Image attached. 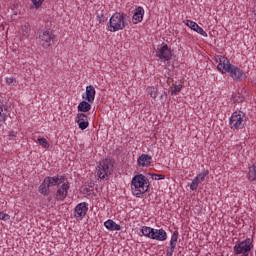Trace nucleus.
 Masks as SVG:
<instances>
[{"label":"nucleus","instance_id":"nucleus-31","mask_svg":"<svg viewBox=\"0 0 256 256\" xmlns=\"http://www.w3.org/2000/svg\"><path fill=\"white\" fill-rule=\"evenodd\" d=\"M7 85H10V87H14V85H17V80H15L14 77L6 78Z\"/></svg>","mask_w":256,"mask_h":256},{"label":"nucleus","instance_id":"nucleus-23","mask_svg":"<svg viewBox=\"0 0 256 256\" xmlns=\"http://www.w3.org/2000/svg\"><path fill=\"white\" fill-rule=\"evenodd\" d=\"M155 228H151L149 226H143L141 228V233L144 235V237H147L148 239H151L153 237V231Z\"/></svg>","mask_w":256,"mask_h":256},{"label":"nucleus","instance_id":"nucleus-36","mask_svg":"<svg viewBox=\"0 0 256 256\" xmlns=\"http://www.w3.org/2000/svg\"><path fill=\"white\" fill-rule=\"evenodd\" d=\"M9 137H10V139H13V137H15V132H10Z\"/></svg>","mask_w":256,"mask_h":256},{"label":"nucleus","instance_id":"nucleus-5","mask_svg":"<svg viewBox=\"0 0 256 256\" xmlns=\"http://www.w3.org/2000/svg\"><path fill=\"white\" fill-rule=\"evenodd\" d=\"M54 39L55 35H53V31L49 29L39 32L38 41L44 49H49V47L53 45Z\"/></svg>","mask_w":256,"mask_h":256},{"label":"nucleus","instance_id":"nucleus-22","mask_svg":"<svg viewBox=\"0 0 256 256\" xmlns=\"http://www.w3.org/2000/svg\"><path fill=\"white\" fill-rule=\"evenodd\" d=\"M87 101H82L78 104V111H81V113H87L88 111H91V104Z\"/></svg>","mask_w":256,"mask_h":256},{"label":"nucleus","instance_id":"nucleus-14","mask_svg":"<svg viewBox=\"0 0 256 256\" xmlns=\"http://www.w3.org/2000/svg\"><path fill=\"white\" fill-rule=\"evenodd\" d=\"M183 23H184V25L189 27V29H192V31H195L196 33H198V35H202V37L208 36L207 32L201 26H199V24H197L195 21L184 20Z\"/></svg>","mask_w":256,"mask_h":256},{"label":"nucleus","instance_id":"nucleus-18","mask_svg":"<svg viewBox=\"0 0 256 256\" xmlns=\"http://www.w3.org/2000/svg\"><path fill=\"white\" fill-rule=\"evenodd\" d=\"M144 15H145V9H143V7L141 6L137 7L132 17V23L134 25H137V23H141V21H143Z\"/></svg>","mask_w":256,"mask_h":256},{"label":"nucleus","instance_id":"nucleus-28","mask_svg":"<svg viewBox=\"0 0 256 256\" xmlns=\"http://www.w3.org/2000/svg\"><path fill=\"white\" fill-rule=\"evenodd\" d=\"M5 119H7V108L0 104V123H3Z\"/></svg>","mask_w":256,"mask_h":256},{"label":"nucleus","instance_id":"nucleus-24","mask_svg":"<svg viewBox=\"0 0 256 256\" xmlns=\"http://www.w3.org/2000/svg\"><path fill=\"white\" fill-rule=\"evenodd\" d=\"M20 33L24 37H28V35L31 33V25H29L28 22H24L21 26Z\"/></svg>","mask_w":256,"mask_h":256},{"label":"nucleus","instance_id":"nucleus-17","mask_svg":"<svg viewBox=\"0 0 256 256\" xmlns=\"http://www.w3.org/2000/svg\"><path fill=\"white\" fill-rule=\"evenodd\" d=\"M154 241H167V231L165 229H155L152 232V238Z\"/></svg>","mask_w":256,"mask_h":256},{"label":"nucleus","instance_id":"nucleus-33","mask_svg":"<svg viewBox=\"0 0 256 256\" xmlns=\"http://www.w3.org/2000/svg\"><path fill=\"white\" fill-rule=\"evenodd\" d=\"M43 1H45V0H31V2L33 3V5L36 9H39V7H41V5H43Z\"/></svg>","mask_w":256,"mask_h":256},{"label":"nucleus","instance_id":"nucleus-25","mask_svg":"<svg viewBox=\"0 0 256 256\" xmlns=\"http://www.w3.org/2000/svg\"><path fill=\"white\" fill-rule=\"evenodd\" d=\"M49 187H50L49 184L45 182V178H44L43 182L38 188V191L39 193H41V195H49Z\"/></svg>","mask_w":256,"mask_h":256},{"label":"nucleus","instance_id":"nucleus-16","mask_svg":"<svg viewBox=\"0 0 256 256\" xmlns=\"http://www.w3.org/2000/svg\"><path fill=\"white\" fill-rule=\"evenodd\" d=\"M76 123L81 131H85L89 127V118L84 113H78Z\"/></svg>","mask_w":256,"mask_h":256},{"label":"nucleus","instance_id":"nucleus-32","mask_svg":"<svg viewBox=\"0 0 256 256\" xmlns=\"http://www.w3.org/2000/svg\"><path fill=\"white\" fill-rule=\"evenodd\" d=\"M151 177L154 181H161V179H165V175L162 174H151Z\"/></svg>","mask_w":256,"mask_h":256},{"label":"nucleus","instance_id":"nucleus-37","mask_svg":"<svg viewBox=\"0 0 256 256\" xmlns=\"http://www.w3.org/2000/svg\"><path fill=\"white\" fill-rule=\"evenodd\" d=\"M1 215H3V212H0V218H1Z\"/></svg>","mask_w":256,"mask_h":256},{"label":"nucleus","instance_id":"nucleus-12","mask_svg":"<svg viewBox=\"0 0 256 256\" xmlns=\"http://www.w3.org/2000/svg\"><path fill=\"white\" fill-rule=\"evenodd\" d=\"M179 239V231L175 230L170 239V244L166 248V256H173V253H175V249L177 247V241Z\"/></svg>","mask_w":256,"mask_h":256},{"label":"nucleus","instance_id":"nucleus-26","mask_svg":"<svg viewBox=\"0 0 256 256\" xmlns=\"http://www.w3.org/2000/svg\"><path fill=\"white\" fill-rule=\"evenodd\" d=\"M146 93H148L152 99H157V96L159 95V91L154 86H148Z\"/></svg>","mask_w":256,"mask_h":256},{"label":"nucleus","instance_id":"nucleus-10","mask_svg":"<svg viewBox=\"0 0 256 256\" xmlns=\"http://www.w3.org/2000/svg\"><path fill=\"white\" fill-rule=\"evenodd\" d=\"M69 189H71V186L69 181L66 179L61 183V186L56 191V200L65 201V199H67V195H69Z\"/></svg>","mask_w":256,"mask_h":256},{"label":"nucleus","instance_id":"nucleus-20","mask_svg":"<svg viewBox=\"0 0 256 256\" xmlns=\"http://www.w3.org/2000/svg\"><path fill=\"white\" fill-rule=\"evenodd\" d=\"M95 95H96L95 87L93 85L87 86L85 100L88 101V103H94Z\"/></svg>","mask_w":256,"mask_h":256},{"label":"nucleus","instance_id":"nucleus-21","mask_svg":"<svg viewBox=\"0 0 256 256\" xmlns=\"http://www.w3.org/2000/svg\"><path fill=\"white\" fill-rule=\"evenodd\" d=\"M104 227L108 231H121V225L117 224L115 221L108 219L104 222Z\"/></svg>","mask_w":256,"mask_h":256},{"label":"nucleus","instance_id":"nucleus-9","mask_svg":"<svg viewBox=\"0 0 256 256\" xmlns=\"http://www.w3.org/2000/svg\"><path fill=\"white\" fill-rule=\"evenodd\" d=\"M156 57H158L160 61H171V57H173V54L171 53V49H169V46L163 43L162 46L158 47L156 51Z\"/></svg>","mask_w":256,"mask_h":256},{"label":"nucleus","instance_id":"nucleus-7","mask_svg":"<svg viewBox=\"0 0 256 256\" xmlns=\"http://www.w3.org/2000/svg\"><path fill=\"white\" fill-rule=\"evenodd\" d=\"M89 211V204L87 202H81L74 208V218L76 221H83Z\"/></svg>","mask_w":256,"mask_h":256},{"label":"nucleus","instance_id":"nucleus-19","mask_svg":"<svg viewBox=\"0 0 256 256\" xmlns=\"http://www.w3.org/2000/svg\"><path fill=\"white\" fill-rule=\"evenodd\" d=\"M153 161V157L149 156V154H142L137 159V163L140 167H149Z\"/></svg>","mask_w":256,"mask_h":256},{"label":"nucleus","instance_id":"nucleus-1","mask_svg":"<svg viewBox=\"0 0 256 256\" xmlns=\"http://www.w3.org/2000/svg\"><path fill=\"white\" fill-rule=\"evenodd\" d=\"M149 178L143 174L133 176L131 181V191L135 197H141L149 191Z\"/></svg>","mask_w":256,"mask_h":256},{"label":"nucleus","instance_id":"nucleus-4","mask_svg":"<svg viewBox=\"0 0 256 256\" xmlns=\"http://www.w3.org/2000/svg\"><path fill=\"white\" fill-rule=\"evenodd\" d=\"M230 129L237 131L245 127V113L239 111L234 112L229 119Z\"/></svg>","mask_w":256,"mask_h":256},{"label":"nucleus","instance_id":"nucleus-29","mask_svg":"<svg viewBox=\"0 0 256 256\" xmlns=\"http://www.w3.org/2000/svg\"><path fill=\"white\" fill-rule=\"evenodd\" d=\"M181 89H183V85L181 84L174 85V88H172L171 90V95L174 97L179 95V93H181Z\"/></svg>","mask_w":256,"mask_h":256},{"label":"nucleus","instance_id":"nucleus-30","mask_svg":"<svg viewBox=\"0 0 256 256\" xmlns=\"http://www.w3.org/2000/svg\"><path fill=\"white\" fill-rule=\"evenodd\" d=\"M37 141L44 149H49V142L47 141V139L38 138Z\"/></svg>","mask_w":256,"mask_h":256},{"label":"nucleus","instance_id":"nucleus-27","mask_svg":"<svg viewBox=\"0 0 256 256\" xmlns=\"http://www.w3.org/2000/svg\"><path fill=\"white\" fill-rule=\"evenodd\" d=\"M248 179H249V181H255L256 180V167H255V165H252V166L249 167Z\"/></svg>","mask_w":256,"mask_h":256},{"label":"nucleus","instance_id":"nucleus-3","mask_svg":"<svg viewBox=\"0 0 256 256\" xmlns=\"http://www.w3.org/2000/svg\"><path fill=\"white\" fill-rule=\"evenodd\" d=\"M233 249L234 255L249 256V253L253 249V238L237 241Z\"/></svg>","mask_w":256,"mask_h":256},{"label":"nucleus","instance_id":"nucleus-13","mask_svg":"<svg viewBox=\"0 0 256 256\" xmlns=\"http://www.w3.org/2000/svg\"><path fill=\"white\" fill-rule=\"evenodd\" d=\"M209 175V171L204 170L197 174V176L192 180L190 184L191 191H197V187H199L200 183H203L205 181V177Z\"/></svg>","mask_w":256,"mask_h":256},{"label":"nucleus","instance_id":"nucleus-34","mask_svg":"<svg viewBox=\"0 0 256 256\" xmlns=\"http://www.w3.org/2000/svg\"><path fill=\"white\" fill-rule=\"evenodd\" d=\"M11 219V216L9 214H5L2 212V215L0 217V221H9Z\"/></svg>","mask_w":256,"mask_h":256},{"label":"nucleus","instance_id":"nucleus-6","mask_svg":"<svg viewBox=\"0 0 256 256\" xmlns=\"http://www.w3.org/2000/svg\"><path fill=\"white\" fill-rule=\"evenodd\" d=\"M113 173V164L110 160H103L97 167V177L99 179H107Z\"/></svg>","mask_w":256,"mask_h":256},{"label":"nucleus","instance_id":"nucleus-2","mask_svg":"<svg viewBox=\"0 0 256 256\" xmlns=\"http://www.w3.org/2000/svg\"><path fill=\"white\" fill-rule=\"evenodd\" d=\"M127 19H129V16L125 13H114L108 22L107 28L110 33H117V31H123L125 27L128 25Z\"/></svg>","mask_w":256,"mask_h":256},{"label":"nucleus","instance_id":"nucleus-15","mask_svg":"<svg viewBox=\"0 0 256 256\" xmlns=\"http://www.w3.org/2000/svg\"><path fill=\"white\" fill-rule=\"evenodd\" d=\"M44 179L45 183H47L49 187H55V185H61L62 183H65L67 177H65V175H56L53 177L47 176Z\"/></svg>","mask_w":256,"mask_h":256},{"label":"nucleus","instance_id":"nucleus-8","mask_svg":"<svg viewBox=\"0 0 256 256\" xmlns=\"http://www.w3.org/2000/svg\"><path fill=\"white\" fill-rule=\"evenodd\" d=\"M215 61H216V63H218V65H217L218 71H220V73H223V74L228 73L229 69L233 65V64H231V62L229 61V59L227 57L222 56V55L216 56Z\"/></svg>","mask_w":256,"mask_h":256},{"label":"nucleus","instance_id":"nucleus-11","mask_svg":"<svg viewBox=\"0 0 256 256\" xmlns=\"http://www.w3.org/2000/svg\"><path fill=\"white\" fill-rule=\"evenodd\" d=\"M230 77L234 80V81H243V79H245V77H247L245 75V72H243V70H241V68L235 66V65H231L230 69L228 70V72Z\"/></svg>","mask_w":256,"mask_h":256},{"label":"nucleus","instance_id":"nucleus-35","mask_svg":"<svg viewBox=\"0 0 256 256\" xmlns=\"http://www.w3.org/2000/svg\"><path fill=\"white\" fill-rule=\"evenodd\" d=\"M96 20L98 23H105V16L103 14L97 15Z\"/></svg>","mask_w":256,"mask_h":256}]
</instances>
